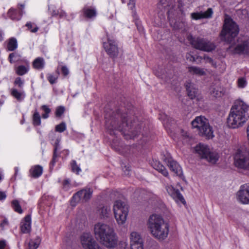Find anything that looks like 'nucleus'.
<instances>
[{"label":"nucleus","instance_id":"obj_1","mask_svg":"<svg viewBox=\"0 0 249 249\" xmlns=\"http://www.w3.org/2000/svg\"><path fill=\"white\" fill-rule=\"evenodd\" d=\"M249 119V105L242 100H236L227 118V126L230 129H238L243 127Z\"/></svg>","mask_w":249,"mask_h":249},{"label":"nucleus","instance_id":"obj_2","mask_svg":"<svg viewBox=\"0 0 249 249\" xmlns=\"http://www.w3.org/2000/svg\"><path fill=\"white\" fill-rule=\"evenodd\" d=\"M94 234L96 239L107 248H114L118 238L113 229L109 225L98 222L94 225Z\"/></svg>","mask_w":249,"mask_h":249},{"label":"nucleus","instance_id":"obj_3","mask_svg":"<svg viewBox=\"0 0 249 249\" xmlns=\"http://www.w3.org/2000/svg\"><path fill=\"white\" fill-rule=\"evenodd\" d=\"M147 225L152 236L158 241L161 242L167 238L169 225L161 216L157 214L150 215Z\"/></svg>","mask_w":249,"mask_h":249},{"label":"nucleus","instance_id":"obj_4","mask_svg":"<svg viewBox=\"0 0 249 249\" xmlns=\"http://www.w3.org/2000/svg\"><path fill=\"white\" fill-rule=\"evenodd\" d=\"M192 127L196 129L200 136L210 139L214 137L213 128L207 119L202 116H197L191 123Z\"/></svg>","mask_w":249,"mask_h":249},{"label":"nucleus","instance_id":"obj_5","mask_svg":"<svg viewBox=\"0 0 249 249\" xmlns=\"http://www.w3.org/2000/svg\"><path fill=\"white\" fill-rule=\"evenodd\" d=\"M238 33L239 28L236 23L231 18H226L221 33L222 38L225 41L231 43Z\"/></svg>","mask_w":249,"mask_h":249},{"label":"nucleus","instance_id":"obj_6","mask_svg":"<svg viewBox=\"0 0 249 249\" xmlns=\"http://www.w3.org/2000/svg\"><path fill=\"white\" fill-rule=\"evenodd\" d=\"M113 211L118 224L119 225L124 224L129 213L128 204L125 201L117 200L114 203Z\"/></svg>","mask_w":249,"mask_h":249},{"label":"nucleus","instance_id":"obj_7","mask_svg":"<svg viewBox=\"0 0 249 249\" xmlns=\"http://www.w3.org/2000/svg\"><path fill=\"white\" fill-rule=\"evenodd\" d=\"M234 165L239 169L249 171V151L239 148L233 155Z\"/></svg>","mask_w":249,"mask_h":249},{"label":"nucleus","instance_id":"obj_8","mask_svg":"<svg viewBox=\"0 0 249 249\" xmlns=\"http://www.w3.org/2000/svg\"><path fill=\"white\" fill-rule=\"evenodd\" d=\"M187 38L191 45L196 49L205 52H211L214 50L215 45L213 42L201 37H194L192 35H189Z\"/></svg>","mask_w":249,"mask_h":249},{"label":"nucleus","instance_id":"obj_9","mask_svg":"<svg viewBox=\"0 0 249 249\" xmlns=\"http://www.w3.org/2000/svg\"><path fill=\"white\" fill-rule=\"evenodd\" d=\"M195 151L202 159H206L209 162L215 163L218 159L216 152H211L208 146L203 144H199L195 147Z\"/></svg>","mask_w":249,"mask_h":249},{"label":"nucleus","instance_id":"obj_10","mask_svg":"<svg viewBox=\"0 0 249 249\" xmlns=\"http://www.w3.org/2000/svg\"><path fill=\"white\" fill-rule=\"evenodd\" d=\"M92 192V190L89 188H86L77 192L72 197L71 201V205L75 206L76 203L79 201H82V202L88 201L91 198Z\"/></svg>","mask_w":249,"mask_h":249},{"label":"nucleus","instance_id":"obj_11","mask_svg":"<svg viewBox=\"0 0 249 249\" xmlns=\"http://www.w3.org/2000/svg\"><path fill=\"white\" fill-rule=\"evenodd\" d=\"M238 44L233 47L231 45L229 50L234 54H247L249 55V38L244 37L238 40Z\"/></svg>","mask_w":249,"mask_h":249},{"label":"nucleus","instance_id":"obj_12","mask_svg":"<svg viewBox=\"0 0 249 249\" xmlns=\"http://www.w3.org/2000/svg\"><path fill=\"white\" fill-rule=\"evenodd\" d=\"M81 242L85 249H102L89 232L84 233L81 235Z\"/></svg>","mask_w":249,"mask_h":249},{"label":"nucleus","instance_id":"obj_13","mask_svg":"<svg viewBox=\"0 0 249 249\" xmlns=\"http://www.w3.org/2000/svg\"><path fill=\"white\" fill-rule=\"evenodd\" d=\"M164 161L167 163L170 169L174 172L177 176L181 177L183 176L182 169L178 163L173 160L169 154L163 158Z\"/></svg>","mask_w":249,"mask_h":249},{"label":"nucleus","instance_id":"obj_14","mask_svg":"<svg viewBox=\"0 0 249 249\" xmlns=\"http://www.w3.org/2000/svg\"><path fill=\"white\" fill-rule=\"evenodd\" d=\"M103 47L107 54L111 58H116L119 54V48L115 42L108 39L103 43Z\"/></svg>","mask_w":249,"mask_h":249},{"label":"nucleus","instance_id":"obj_15","mask_svg":"<svg viewBox=\"0 0 249 249\" xmlns=\"http://www.w3.org/2000/svg\"><path fill=\"white\" fill-rule=\"evenodd\" d=\"M238 200L243 204L249 203V183L242 185L237 193Z\"/></svg>","mask_w":249,"mask_h":249},{"label":"nucleus","instance_id":"obj_16","mask_svg":"<svg viewBox=\"0 0 249 249\" xmlns=\"http://www.w3.org/2000/svg\"><path fill=\"white\" fill-rule=\"evenodd\" d=\"M166 190L168 194L177 202L185 203V199L180 194L178 189H175L172 185H167L166 186Z\"/></svg>","mask_w":249,"mask_h":249},{"label":"nucleus","instance_id":"obj_17","mask_svg":"<svg viewBox=\"0 0 249 249\" xmlns=\"http://www.w3.org/2000/svg\"><path fill=\"white\" fill-rule=\"evenodd\" d=\"M213 14L212 8H209L206 11L199 12H193L191 14V18L193 20H198L203 18H210Z\"/></svg>","mask_w":249,"mask_h":249},{"label":"nucleus","instance_id":"obj_18","mask_svg":"<svg viewBox=\"0 0 249 249\" xmlns=\"http://www.w3.org/2000/svg\"><path fill=\"white\" fill-rule=\"evenodd\" d=\"M19 65L15 68V71L16 74L19 76H22L28 72L30 70V62L27 60H22V62Z\"/></svg>","mask_w":249,"mask_h":249},{"label":"nucleus","instance_id":"obj_19","mask_svg":"<svg viewBox=\"0 0 249 249\" xmlns=\"http://www.w3.org/2000/svg\"><path fill=\"white\" fill-rule=\"evenodd\" d=\"M31 216L26 215L21 221L20 225V229L22 233H29L31 231Z\"/></svg>","mask_w":249,"mask_h":249},{"label":"nucleus","instance_id":"obj_20","mask_svg":"<svg viewBox=\"0 0 249 249\" xmlns=\"http://www.w3.org/2000/svg\"><path fill=\"white\" fill-rule=\"evenodd\" d=\"M60 140L58 138L55 140V141L53 144V146H54L53 153V159L50 163V169L53 168L55 163L58 160V158L60 156V153L58 152L59 151V150L60 149Z\"/></svg>","mask_w":249,"mask_h":249},{"label":"nucleus","instance_id":"obj_21","mask_svg":"<svg viewBox=\"0 0 249 249\" xmlns=\"http://www.w3.org/2000/svg\"><path fill=\"white\" fill-rule=\"evenodd\" d=\"M127 116L126 114H124L121 116V119L122 123L119 125H116V126H113L112 125V128L113 129L118 130L121 132H124L127 130H129L131 127V125H129L128 123V120L127 119Z\"/></svg>","mask_w":249,"mask_h":249},{"label":"nucleus","instance_id":"obj_22","mask_svg":"<svg viewBox=\"0 0 249 249\" xmlns=\"http://www.w3.org/2000/svg\"><path fill=\"white\" fill-rule=\"evenodd\" d=\"M81 13L85 18L90 19L96 17L97 15L96 8L91 6H84L81 10Z\"/></svg>","mask_w":249,"mask_h":249},{"label":"nucleus","instance_id":"obj_23","mask_svg":"<svg viewBox=\"0 0 249 249\" xmlns=\"http://www.w3.org/2000/svg\"><path fill=\"white\" fill-rule=\"evenodd\" d=\"M185 86L189 97L192 99L195 98L197 94V89L195 84L190 81H187L186 82Z\"/></svg>","mask_w":249,"mask_h":249},{"label":"nucleus","instance_id":"obj_24","mask_svg":"<svg viewBox=\"0 0 249 249\" xmlns=\"http://www.w3.org/2000/svg\"><path fill=\"white\" fill-rule=\"evenodd\" d=\"M8 60L11 64L16 62L20 64L22 62V60H27V59L22 57L18 52H14L9 54Z\"/></svg>","mask_w":249,"mask_h":249},{"label":"nucleus","instance_id":"obj_25","mask_svg":"<svg viewBox=\"0 0 249 249\" xmlns=\"http://www.w3.org/2000/svg\"><path fill=\"white\" fill-rule=\"evenodd\" d=\"M6 50L7 51H15L18 47V43L16 38L12 37L9 38L6 41Z\"/></svg>","mask_w":249,"mask_h":249},{"label":"nucleus","instance_id":"obj_26","mask_svg":"<svg viewBox=\"0 0 249 249\" xmlns=\"http://www.w3.org/2000/svg\"><path fill=\"white\" fill-rule=\"evenodd\" d=\"M7 16L11 20L14 21L19 20L22 17V14L13 8L9 9L7 12Z\"/></svg>","mask_w":249,"mask_h":249},{"label":"nucleus","instance_id":"obj_27","mask_svg":"<svg viewBox=\"0 0 249 249\" xmlns=\"http://www.w3.org/2000/svg\"><path fill=\"white\" fill-rule=\"evenodd\" d=\"M34 69L37 70L43 69L45 66V61L43 57H38L34 60L32 62Z\"/></svg>","mask_w":249,"mask_h":249},{"label":"nucleus","instance_id":"obj_28","mask_svg":"<svg viewBox=\"0 0 249 249\" xmlns=\"http://www.w3.org/2000/svg\"><path fill=\"white\" fill-rule=\"evenodd\" d=\"M29 173L32 177L37 178L42 174L43 168L41 166L36 165L32 167L30 169Z\"/></svg>","mask_w":249,"mask_h":249},{"label":"nucleus","instance_id":"obj_29","mask_svg":"<svg viewBox=\"0 0 249 249\" xmlns=\"http://www.w3.org/2000/svg\"><path fill=\"white\" fill-rule=\"evenodd\" d=\"M11 94L19 102L23 101L26 96V94L24 90L18 91L16 89H11Z\"/></svg>","mask_w":249,"mask_h":249},{"label":"nucleus","instance_id":"obj_30","mask_svg":"<svg viewBox=\"0 0 249 249\" xmlns=\"http://www.w3.org/2000/svg\"><path fill=\"white\" fill-rule=\"evenodd\" d=\"M188 71L192 74H195L198 76L206 75V71L204 69L200 68L196 66L189 67Z\"/></svg>","mask_w":249,"mask_h":249},{"label":"nucleus","instance_id":"obj_31","mask_svg":"<svg viewBox=\"0 0 249 249\" xmlns=\"http://www.w3.org/2000/svg\"><path fill=\"white\" fill-rule=\"evenodd\" d=\"M153 166L155 169L160 173L164 177H167L168 176L169 174L167 170L160 162L157 161H155Z\"/></svg>","mask_w":249,"mask_h":249},{"label":"nucleus","instance_id":"obj_32","mask_svg":"<svg viewBox=\"0 0 249 249\" xmlns=\"http://www.w3.org/2000/svg\"><path fill=\"white\" fill-rule=\"evenodd\" d=\"M130 244L132 243H138L139 242H141L142 243H143L142 242V239L141 238V236L140 234L136 231H133L130 234Z\"/></svg>","mask_w":249,"mask_h":249},{"label":"nucleus","instance_id":"obj_33","mask_svg":"<svg viewBox=\"0 0 249 249\" xmlns=\"http://www.w3.org/2000/svg\"><path fill=\"white\" fill-rule=\"evenodd\" d=\"M111 212L110 208L108 206H104L101 207L98 212L101 218L107 217Z\"/></svg>","mask_w":249,"mask_h":249},{"label":"nucleus","instance_id":"obj_34","mask_svg":"<svg viewBox=\"0 0 249 249\" xmlns=\"http://www.w3.org/2000/svg\"><path fill=\"white\" fill-rule=\"evenodd\" d=\"M40 243V239L37 237L35 239L31 240L29 243V249H37Z\"/></svg>","mask_w":249,"mask_h":249},{"label":"nucleus","instance_id":"obj_35","mask_svg":"<svg viewBox=\"0 0 249 249\" xmlns=\"http://www.w3.org/2000/svg\"><path fill=\"white\" fill-rule=\"evenodd\" d=\"M33 124L35 126L40 125L41 124V117L39 112L36 110L33 116Z\"/></svg>","mask_w":249,"mask_h":249},{"label":"nucleus","instance_id":"obj_36","mask_svg":"<svg viewBox=\"0 0 249 249\" xmlns=\"http://www.w3.org/2000/svg\"><path fill=\"white\" fill-rule=\"evenodd\" d=\"M12 207L14 210L20 214L23 213L22 209L19 204V203L17 200H14L12 202Z\"/></svg>","mask_w":249,"mask_h":249},{"label":"nucleus","instance_id":"obj_37","mask_svg":"<svg viewBox=\"0 0 249 249\" xmlns=\"http://www.w3.org/2000/svg\"><path fill=\"white\" fill-rule=\"evenodd\" d=\"M175 3V0H160L159 5H161L164 8L173 7Z\"/></svg>","mask_w":249,"mask_h":249},{"label":"nucleus","instance_id":"obj_38","mask_svg":"<svg viewBox=\"0 0 249 249\" xmlns=\"http://www.w3.org/2000/svg\"><path fill=\"white\" fill-rule=\"evenodd\" d=\"M41 109L43 111L44 113L42 114V118L46 119L49 117V114L51 111V108L47 105H42L41 107Z\"/></svg>","mask_w":249,"mask_h":249},{"label":"nucleus","instance_id":"obj_39","mask_svg":"<svg viewBox=\"0 0 249 249\" xmlns=\"http://www.w3.org/2000/svg\"><path fill=\"white\" fill-rule=\"evenodd\" d=\"M26 27H27L28 30H29L31 32L35 33L37 32L39 29L37 25L31 22H28L25 24Z\"/></svg>","mask_w":249,"mask_h":249},{"label":"nucleus","instance_id":"obj_40","mask_svg":"<svg viewBox=\"0 0 249 249\" xmlns=\"http://www.w3.org/2000/svg\"><path fill=\"white\" fill-rule=\"evenodd\" d=\"M71 170L73 173H75L76 174H79L81 171V169L80 167L77 164L76 161L73 160L71 162Z\"/></svg>","mask_w":249,"mask_h":249},{"label":"nucleus","instance_id":"obj_41","mask_svg":"<svg viewBox=\"0 0 249 249\" xmlns=\"http://www.w3.org/2000/svg\"><path fill=\"white\" fill-rule=\"evenodd\" d=\"M65 108L63 106H58L56 108L55 115L56 117L59 118L64 114Z\"/></svg>","mask_w":249,"mask_h":249},{"label":"nucleus","instance_id":"obj_42","mask_svg":"<svg viewBox=\"0 0 249 249\" xmlns=\"http://www.w3.org/2000/svg\"><path fill=\"white\" fill-rule=\"evenodd\" d=\"M66 124L64 122H62L60 124L56 125L55 127V130L56 132L60 133L63 132L66 129Z\"/></svg>","mask_w":249,"mask_h":249},{"label":"nucleus","instance_id":"obj_43","mask_svg":"<svg viewBox=\"0 0 249 249\" xmlns=\"http://www.w3.org/2000/svg\"><path fill=\"white\" fill-rule=\"evenodd\" d=\"M60 9L58 10L54 5H51L49 7V11L52 16L54 17L58 15Z\"/></svg>","mask_w":249,"mask_h":249},{"label":"nucleus","instance_id":"obj_44","mask_svg":"<svg viewBox=\"0 0 249 249\" xmlns=\"http://www.w3.org/2000/svg\"><path fill=\"white\" fill-rule=\"evenodd\" d=\"M47 79L49 82V83L53 85L57 82V80L58 79V76H54L51 73H48L47 75Z\"/></svg>","mask_w":249,"mask_h":249},{"label":"nucleus","instance_id":"obj_45","mask_svg":"<svg viewBox=\"0 0 249 249\" xmlns=\"http://www.w3.org/2000/svg\"><path fill=\"white\" fill-rule=\"evenodd\" d=\"M238 87L239 88H244L247 85V82L244 77L239 78L237 81Z\"/></svg>","mask_w":249,"mask_h":249},{"label":"nucleus","instance_id":"obj_46","mask_svg":"<svg viewBox=\"0 0 249 249\" xmlns=\"http://www.w3.org/2000/svg\"><path fill=\"white\" fill-rule=\"evenodd\" d=\"M9 223L7 218L4 217L0 224V227L2 230H5L9 227Z\"/></svg>","mask_w":249,"mask_h":249},{"label":"nucleus","instance_id":"obj_47","mask_svg":"<svg viewBox=\"0 0 249 249\" xmlns=\"http://www.w3.org/2000/svg\"><path fill=\"white\" fill-rule=\"evenodd\" d=\"M14 85H17L19 88H22L24 85V81L21 77H18L15 79Z\"/></svg>","mask_w":249,"mask_h":249},{"label":"nucleus","instance_id":"obj_48","mask_svg":"<svg viewBox=\"0 0 249 249\" xmlns=\"http://www.w3.org/2000/svg\"><path fill=\"white\" fill-rule=\"evenodd\" d=\"M154 73L157 76L161 78H163L164 70L161 68H159L158 70H154Z\"/></svg>","mask_w":249,"mask_h":249},{"label":"nucleus","instance_id":"obj_49","mask_svg":"<svg viewBox=\"0 0 249 249\" xmlns=\"http://www.w3.org/2000/svg\"><path fill=\"white\" fill-rule=\"evenodd\" d=\"M63 188L67 191L69 190L71 187V184L69 179H65L63 182Z\"/></svg>","mask_w":249,"mask_h":249},{"label":"nucleus","instance_id":"obj_50","mask_svg":"<svg viewBox=\"0 0 249 249\" xmlns=\"http://www.w3.org/2000/svg\"><path fill=\"white\" fill-rule=\"evenodd\" d=\"M131 249H143V243L141 242L130 244Z\"/></svg>","mask_w":249,"mask_h":249},{"label":"nucleus","instance_id":"obj_51","mask_svg":"<svg viewBox=\"0 0 249 249\" xmlns=\"http://www.w3.org/2000/svg\"><path fill=\"white\" fill-rule=\"evenodd\" d=\"M162 121V124L164 127L166 128L169 127V119L166 115H164L163 118H160Z\"/></svg>","mask_w":249,"mask_h":249},{"label":"nucleus","instance_id":"obj_52","mask_svg":"<svg viewBox=\"0 0 249 249\" xmlns=\"http://www.w3.org/2000/svg\"><path fill=\"white\" fill-rule=\"evenodd\" d=\"M204 59L206 61V62L211 64V65L212 66H213V67H214V68L216 67V63L213 61V60L212 59V58H211L207 56H204Z\"/></svg>","mask_w":249,"mask_h":249},{"label":"nucleus","instance_id":"obj_53","mask_svg":"<svg viewBox=\"0 0 249 249\" xmlns=\"http://www.w3.org/2000/svg\"><path fill=\"white\" fill-rule=\"evenodd\" d=\"M129 2L127 3L128 8L133 11L135 8L136 0H128Z\"/></svg>","mask_w":249,"mask_h":249},{"label":"nucleus","instance_id":"obj_54","mask_svg":"<svg viewBox=\"0 0 249 249\" xmlns=\"http://www.w3.org/2000/svg\"><path fill=\"white\" fill-rule=\"evenodd\" d=\"M61 71L62 72V74L64 76H67L69 73V71L67 67L65 66H63L61 68Z\"/></svg>","mask_w":249,"mask_h":249},{"label":"nucleus","instance_id":"obj_55","mask_svg":"<svg viewBox=\"0 0 249 249\" xmlns=\"http://www.w3.org/2000/svg\"><path fill=\"white\" fill-rule=\"evenodd\" d=\"M210 92L211 94H213L214 96H218L220 95L219 91L214 88H212L210 89Z\"/></svg>","mask_w":249,"mask_h":249},{"label":"nucleus","instance_id":"obj_56","mask_svg":"<svg viewBox=\"0 0 249 249\" xmlns=\"http://www.w3.org/2000/svg\"><path fill=\"white\" fill-rule=\"evenodd\" d=\"M186 58L187 60H189L191 62H194L196 61L195 57L190 53L186 54Z\"/></svg>","mask_w":249,"mask_h":249},{"label":"nucleus","instance_id":"obj_57","mask_svg":"<svg viewBox=\"0 0 249 249\" xmlns=\"http://www.w3.org/2000/svg\"><path fill=\"white\" fill-rule=\"evenodd\" d=\"M58 16H59L60 18H66L67 17V13L64 10L60 9Z\"/></svg>","mask_w":249,"mask_h":249},{"label":"nucleus","instance_id":"obj_58","mask_svg":"<svg viewBox=\"0 0 249 249\" xmlns=\"http://www.w3.org/2000/svg\"><path fill=\"white\" fill-rule=\"evenodd\" d=\"M24 7H25V5L23 4H18V8L19 9V10L18 11V12L19 13H21L22 14V16L23 15V14L24 13V12L23 11V10L24 9Z\"/></svg>","mask_w":249,"mask_h":249},{"label":"nucleus","instance_id":"obj_59","mask_svg":"<svg viewBox=\"0 0 249 249\" xmlns=\"http://www.w3.org/2000/svg\"><path fill=\"white\" fill-rule=\"evenodd\" d=\"M6 197V195L4 192L0 190V200H4Z\"/></svg>","mask_w":249,"mask_h":249},{"label":"nucleus","instance_id":"obj_60","mask_svg":"<svg viewBox=\"0 0 249 249\" xmlns=\"http://www.w3.org/2000/svg\"><path fill=\"white\" fill-rule=\"evenodd\" d=\"M6 246V241L4 240L0 241V249H4Z\"/></svg>","mask_w":249,"mask_h":249},{"label":"nucleus","instance_id":"obj_61","mask_svg":"<svg viewBox=\"0 0 249 249\" xmlns=\"http://www.w3.org/2000/svg\"><path fill=\"white\" fill-rule=\"evenodd\" d=\"M61 153L63 155L67 156L69 154V150L68 149H64L61 152Z\"/></svg>","mask_w":249,"mask_h":249},{"label":"nucleus","instance_id":"obj_62","mask_svg":"<svg viewBox=\"0 0 249 249\" xmlns=\"http://www.w3.org/2000/svg\"><path fill=\"white\" fill-rule=\"evenodd\" d=\"M4 33L1 30H0V42L3 40Z\"/></svg>","mask_w":249,"mask_h":249},{"label":"nucleus","instance_id":"obj_63","mask_svg":"<svg viewBox=\"0 0 249 249\" xmlns=\"http://www.w3.org/2000/svg\"><path fill=\"white\" fill-rule=\"evenodd\" d=\"M121 245L122 247H124V249H125L127 246V244L125 242L122 243Z\"/></svg>","mask_w":249,"mask_h":249},{"label":"nucleus","instance_id":"obj_64","mask_svg":"<svg viewBox=\"0 0 249 249\" xmlns=\"http://www.w3.org/2000/svg\"><path fill=\"white\" fill-rule=\"evenodd\" d=\"M15 176H17L18 172V168L17 167H15Z\"/></svg>","mask_w":249,"mask_h":249}]
</instances>
